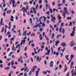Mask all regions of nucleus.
Instances as JSON below:
<instances>
[{
	"label": "nucleus",
	"instance_id": "nucleus-1",
	"mask_svg": "<svg viewBox=\"0 0 76 76\" xmlns=\"http://www.w3.org/2000/svg\"><path fill=\"white\" fill-rule=\"evenodd\" d=\"M66 13L68 15H69L70 14L69 13V12H67V10H64V11L63 12V13L62 14V16H64V18H65Z\"/></svg>",
	"mask_w": 76,
	"mask_h": 76
},
{
	"label": "nucleus",
	"instance_id": "nucleus-2",
	"mask_svg": "<svg viewBox=\"0 0 76 76\" xmlns=\"http://www.w3.org/2000/svg\"><path fill=\"white\" fill-rule=\"evenodd\" d=\"M35 8H33L32 9L34 14L37 13V12H36V10L38 9V5L37 4L36 6H35Z\"/></svg>",
	"mask_w": 76,
	"mask_h": 76
},
{
	"label": "nucleus",
	"instance_id": "nucleus-3",
	"mask_svg": "<svg viewBox=\"0 0 76 76\" xmlns=\"http://www.w3.org/2000/svg\"><path fill=\"white\" fill-rule=\"evenodd\" d=\"M50 16L52 18L51 19V22H53V23H54L55 22V20H56V17L54 16H53V15H51Z\"/></svg>",
	"mask_w": 76,
	"mask_h": 76
},
{
	"label": "nucleus",
	"instance_id": "nucleus-4",
	"mask_svg": "<svg viewBox=\"0 0 76 76\" xmlns=\"http://www.w3.org/2000/svg\"><path fill=\"white\" fill-rule=\"evenodd\" d=\"M41 60H42V58H41V57L39 58V56H38L37 57L36 61H38L39 62H40V61H41Z\"/></svg>",
	"mask_w": 76,
	"mask_h": 76
},
{
	"label": "nucleus",
	"instance_id": "nucleus-5",
	"mask_svg": "<svg viewBox=\"0 0 76 76\" xmlns=\"http://www.w3.org/2000/svg\"><path fill=\"white\" fill-rule=\"evenodd\" d=\"M50 67H52L54 66V62L53 61H51L50 63Z\"/></svg>",
	"mask_w": 76,
	"mask_h": 76
},
{
	"label": "nucleus",
	"instance_id": "nucleus-6",
	"mask_svg": "<svg viewBox=\"0 0 76 76\" xmlns=\"http://www.w3.org/2000/svg\"><path fill=\"white\" fill-rule=\"evenodd\" d=\"M37 66H33V68L31 69V71L32 72H34L35 70V69H37Z\"/></svg>",
	"mask_w": 76,
	"mask_h": 76
},
{
	"label": "nucleus",
	"instance_id": "nucleus-7",
	"mask_svg": "<svg viewBox=\"0 0 76 76\" xmlns=\"http://www.w3.org/2000/svg\"><path fill=\"white\" fill-rule=\"evenodd\" d=\"M11 1L12 3V5H13L15 4V3L16 1L14 0H10V4H12V3H11Z\"/></svg>",
	"mask_w": 76,
	"mask_h": 76
},
{
	"label": "nucleus",
	"instance_id": "nucleus-8",
	"mask_svg": "<svg viewBox=\"0 0 76 76\" xmlns=\"http://www.w3.org/2000/svg\"><path fill=\"white\" fill-rule=\"evenodd\" d=\"M25 40H22L20 43V45L22 46L23 44H25Z\"/></svg>",
	"mask_w": 76,
	"mask_h": 76
},
{
	"label": "nucleus",
	"instance_id": "nucleus-9",
	"mask_svg": "<svg viewBox=\"0 0 76 76\" xmlns=\"http://www.w3.org/2000/svg\"><path fill=\"white\" fill-rule=\"evenodd\" d=\"M74 45L75 43L73 42V41H72L70 43L69 45L70 46L71 45V47H73V45Z\"/></svg>",
	"mask_w": 76,
	"mask_h": 76
},
{
	"label": "nucleus",
	"instance_id": "nucleus-10",
	"mask_svg": "<svg viewBox=\"0 0 76 76\" xmlns=\"http://www.w3.org/2000/svg\"><path fill=\"white\" fill-rule=\"evenodd\" d=\"M50 51H51V50H50V49H49V50H48L47 53H45V55H48V56H49V54H50Z\"/></svg>",
	"mask_w": 76,
	"mask_h": 76
},
{
	"label": "nucleus",
	"instance_id": "nucleus-11",
	"mask_svg": "<svg viewBox=\"0 0 76 76\" xmlns=\"http://www.w3.org/2000/svg\"><path fill=\"white\" fill-rule=\"evenodd\" d=\"M61 46H63L64 47L65 46H66V43H61Z\"/></svg>",
	"mask_w": 76,
	"mask_h": 76
},
{
	"label": "nucleus",
	"instance_id": "nucleus-12",
	"mask_svg": "<svg viewBox=\"0 0 76 76\" xmlns=\"http://www.w3.org/2000/svg\"><path fill=\"white\" fill-rule=\"evenodd\" d=\"M62 36V35L61 34H58L56 36V38L57 39H58L59 37H61Z\"/></svg>",
	"mask_w": 76,
	"mask_h": 76
},
{
	"label": "nucleus",
	"instance_id": "nucleus-13",
	"mask_svg": "<svg viewBox=\"0 0 76 76\" xmlns=\"http://www.w3.org/2000/svg\"><path fill=\"white\" fill-rule=\"evenodd\" d=\"M4 27H5V28L4 29V32H5V34H6V33L7 31H6V29L8 28V26H6V25H5Z\"/></svg>",
	"mask_w": 76,
	"mask_h": 76
},
{
	"label": "nucleus",
	"instance_id": "nucleus-14",
	"mask_svg": "<svg viewBox=\"0 0 76 76\" xmlns=\"http://www.w3.org/2000/svg\"><path fill=\"white\" fill-rule=\"evenodd\" d=\"M69 57V55H66L65 56V58H66V60H69V58H68Z\"/></svg>",
	"mask_w": 76,
	"mask_h": 76
},
{
	"label": "nucleus",
	"instance_id": "nucleus-15",
	"mask_svg": "<svg viewBox=\"0 0 76 76\" xmlns=\"http://www.w3.org/2000/svg\"><path fill=\"white\" fill-rule=\"evenodd\" d=\"M37 53H37V51H35L34 52L32 53V55L33 56H34L35 55V54H37Z\"/></svg>",
	"mask_w": 76,
	"mask_h": 76
},
{
	"label": "nucleus",
	"instance_id": "nucleus-16",
	"mask_svg": "<svg viewBox=\"0 0 76 76\" xmlns=\"http://www.w3.org/2000/svg\"><path fill=\"white\" fill-rule=\"evenodd\" d=\"M26 32L27 31H24L23 32V35H24V37H26Z\"/></svg>",
	"mask_w": 76,
	"mask_h": 76
},
{
	"label": "nucleus",
	"instance_id": "nucleus-17",
	"mask_svg": "<svg viewBox=\"0 0 76 76\" xmlns=\"http://www.w3.org/2000/svg\"><path fill=\"white\" fill-rule=\"evenodd\" d=\"M59 42H60L59 41V40H58V41H56L55 42V43H56L55 45H56V46H57L58 44V43H59Z\"/></svg>",
	"mask_w": 76,
	"mask_h": 76
},
{
	"label": "nucleus",
	"instance_id": "nucleus-18",
	"mask_svg": "<svg viewBox=\"0 0 76 76\" xmlns=\"http://www.w3.org/2000/svg\"><path fill=\"white\" fill-rule=\"evenodd\" d=\"M23 4H24L26 6V5L28 4V2L27 1H25L23 2Z\"/></svg>",
	"mask_w": 76,
	"mask_h": 76
},
{
	"label": "nucleus",
	"instance_id": "nucleus-19",
	"mask_svg": "<svg viewBox=\"0 0 76 76\" xmlns=\"http://www.w3.org/2000/svg\"><path fill=\"white\" fill-rule=\"evenodd\" d=\"M11 13V10H8L7 11V13L9 14Z\"/></svg>",
	"mask_w": 76,
	"mask_h": 76
},
{
	"label": "nucleus",
	"instance_id": "nucleus-20",
	"mask_svg": "<svg viewBox=\"0 0 76 76\" xmlns=\"http://www.w3.org/2000/svg\"><path fill=\"white\" fill-rule=\"evenodd\" d=\"M13 54V52H11L9 53L8 55V57H10L11 56V55Z\"/></svg>",
	"mask_w": 76,
	"mask_h": 76
},
{
	"label": "nucleus",
	"instance_id": "nucleus-21",
	"mask_svg": "<svg viewBox=\"0 0 76 76\" xmlns=\"http://www.w3.org/2000/svg\"><path fill=\"white\" fill-rule=\"evenodd\" d=\"M3 18L1 19V22H0V25H1L3 23Z\"/></svg>",
	"mask_w": 76,
	"mask_h": 76
},
{
	"label": "nucleus",
	"instance_id": "nucleus-22",
	"mask_svg": "<svg viewBox=\"0 0 76 76\" xmlns=\"http://www.w3.org/2000/svg\"><path fill=\"white\" fill-rule=\"evenodd\" d=\"M42 36V35H41V34H40L39 36V38H40V40H42V37H41Z\"/></svg>",
	"mask_w": 76,
	"mask_h": 76
},
{
	"label": "nucleus",
	"instance_id": "nucleus-23",
	"mask_svg": "<svg viewBox=\"0 0 76 76\" xmlns=\"http://www.w3.org/2000/svg\"><path fill=\"white\" fill-rule=\"evenodd\" d=\"M58 18L59 20H60L61 19V18L60 16V15H58Z\"/></svg>",
	"mask_w": 76,
	"mask_h": 76
},
{
	"label": "nucleus",
	"instance_id": "nucleus-24",
	"mask_svg": "<svg viewBox=\"0 0 76 76\" xmlns=\"http://www.w3.org/2000/svg\"><path fill=\"white\" fill-rule=\"evenodd\" d=\"M4 69H5V70H9L10 69V68L9 67H5Z\"/></svg>",
	"mask_w": 76,
	"mask_h": 76
},
{
	"label": "nucleus",
	"instance_id": "nucleus-25",
	"mask_svg": "<svg viewBox=\"0 0 76 76\" xmlns=\"http://www.w3.org/2000/svg\"><path fill=\"white\" fill-rule=\"evenodd\" d=\"M66 19H68V20H70H70H71L72 19V17H67V18H66Z\"/></svg>",
	"mask_w": 76,
	"mask_h": 76
},
{
	"label": "nucleus",
	"instance_id": "nucleus-26",
	"mask_svg": "<svg viewBox=\"0 0 76 76\" xmlns=\"http://www.w3.org/2000/svg\"><path fill=\"white\" fill-rule=\"evenodd\" d=\"M31 74H32V71H30L28 73V75H29V76H30V75H31Z\"/></svg>",
	"mask_w": 76,
	"mask_h": 76
},
{
	"label": "nucleus",
	"instance_id": "nucleus-27",
	"mask_svg": "<svg viewBox=\"0 0 76 76\" xmlns=\"http://www.w3.org/2000/svg\"><path fill=\"white\" fill-rule=\"evenodd\" d=\"M38 25H35L33 27V28H37L38 27Z\"/></svg>",
	"mask_w": 76,
	"mask_h": 76
},
{
	"label": "nucleus",
	"instance_id": "nucleus-28",
	"mask_svg": "<svg viewBox=\"0 0 76 76\" xmlns=\"http://www.w3.org/2000/svg\"><path fill=\"white\" fill-rule=\"evenodd\" d=\"M70 35L71 36V37H73V36H74V35H75V34L73 33H70Z\"/></svg>",
	"mask_w": 76,
	"mask_h": 76
},
{
	"label": "nucleus",
	"instance_id": "nucleus-29",
	"mask_svg": "<svg viewBox=\"0 0 76 76\" xmlns=\"http://www.w3.org/2000/svg\"><path fill=\"white\" fill-rule=\"evenodd\" d=\"M13 29H16V26L15 25H13Z\"/></svg>",
	"mask_w": 76,
	"mask_h": 76
},
{
	"label": "nucleus",
	"instance_id": "nucleus-30",
	"mask_svg": "<svg viewBox=\"0 0 76 76\" xmlns=\"http://www.w3.org/2000/svg\"><path fill=\"white\" fill-rule=\"evenodd\" d=\"M22 57L21 56L20 57V58H18V61H20V60L22 59Z\"/></svg>",
	"mask_w": 76,
	"mask_h": 76
},
{
	"label": "nucleus",
	"instance_id": "nucleus-31",
	"mask_svg": "<svg viewBox=\"0 0 76 76\" xmlns=\"http://www.w3.org/2000/svg\"><path fill=\"white\" fill-rule=\"evenodd\" d=\"M39 72H38V71H36V76H37L38 75V73Z\"/></svg>",
	"mask_w": 76,
	"mask_h": 76
},
{
	"label": "nucleus",
	"instance_id": "nucleus-32",
	"mask_svg": "<svg viewBox=\"0 0 76 76\" xmlns=\"http://www.w3.org/2000/svg\"><path fill=\"white\" fill-rule=\"evenodd\" d=\"M11 66H13V64H14V61H13L11 63Z\"/></svg>",
	"mask_w": 76,
	"mask_h": 76
},
{
	"label": "nucleus",
	"instance_id": "nucleus-33",
	"mask_svg": "<svg viewBox=\"0 0 76 76\" xmlns=\"http://www.w3.org/2000/svg\"><path fill=\"white\" fill-rule=\"evenodd\" d=\"M49 10H50V13H51V14H52V10L51 9V8H50V7H49Z\"/></svg>",
	"mask_w": 76,
	"mask_h": 76
},
{
	"label": "nucleus",
	"instance_id": "nucleus-34",
	"mask_svg": "<svg viewBox=\"0 0 76 76\" xmlns=\"http://www.w3.org/2000/svg\"><path fill=\"white\" fill-rule=\"evenodd\" d=\"M45 25V24L44 23H42V27H44Z\"/></svg>",
	"mask_w": 76,
	"mask_h": 76
},
{
	"label": "nucleus",
	"instance_id": "nucleus-35",
	"mask_svg": "<svg viewBox=\"0 0 76 76\" xmlns=\"http://www.w3.org/2000/svg\"><path fill=\"white\" fill-rule=\"evenodd\" d=\"M47 72L46 71H44L43 72V74H45V75H47Z\"/></svg>",
	"mask_w": 76,
	"mask_h": 76
},
{
	"label": "nucleus",
	"instance_id": "nucleus-36",
	"mask_svg": "<svg viewBox=\"0 0 76 76\" xmlns=\"http://www.w3.org/2000/svg\"><path fill=\"white\" fill-rule=\"evenodd\" d=\"M54 34L53 33L52 34V39H53L54 38Z\"/></svg>",
	"mask_w": 76,
	"mask_h": 76
},
{
	"label": "nucleus",
	"instance_id": "nucleus-37",
	"mask_svg": "<svg viewBox=\"0 0 76 76\" xmlns=\"http://www.w3.org/2000/svg\"><path fill=\"white\" fill-rule=\"evenodd\" d=\"M73 55H71V59H72V58H73L74 57Z\"/></svg>",
	"mask_w": 76,
	"mask_h": 76
},
{
	"label": "nucleus",
	"instance_id": "nucleus-38",
	"mask_svg": "<svg viewBox=\"0 0 76 76\" xmlns=\"http://www.w3.org/2000/svg\"><path fill=\"white\" fill-rule=\"evenodd\" d=\"M37 26H39V28L41 27V24L39 23L38 24Z\"/></svg>",
	"mask_w": 76,
	"mask_h": 76
},
{
	"label": "nucleus",
	"instance_id": "nucleus-39",
	"mask_svg": "<svg viewBox=\"0 0 76 76\" xmlns=\"http://www.w3.org/2000/svg\"><path fill=\"white\" fill-rule=\"evenodd\" d=\"M59 67L60 69H61V68H62V66H61V65H59Z\"/></svg>",
	"mask_w": 76,
	"mask_h": 76
},
{
	"label": "nucleus",
	"instance_id": "nucleus-40",
	"mask_svg": "<svg viewBox=\"0 0 76 76\" xmlns=\"http://www.w3.org/2000/svg\"><path fill=\"white\" fill-rule=\"evenodd\" d=\"M50 33L49 34V36H50V35H51V29L50 30Z\"/></svg>",
	"mask_w": 76,
	"mask_h": 76
},
{
	"label": "nucleus",
	"instance_id": "nucleus-41",
	"mask_svg": "<svg viewBox=\"0 0 76 76\" xmlns=\"http://www.w3.org/2000/svg\"><path fill=\"white\" fill-rule=\"evenodd\" d=\"M72 22H70V23H69V26H72Z\"/></svg>",
	"mask_w": 76,
	"mask_h": 76
},
{
	"label": "nucleus",
	"instance_id": "nucleus-42",
	"mask_svg": "<svg viewBox=\"0 0 76 76\" xmlns=\"http://www.w3.org/2000/svg\"><path fill=\"white\" fill-rule=\"evenodd\" d=\"M16 5H17V4H15H15H14V5H12V6H13V7H16Z\"/></svg>",
	"mask_w": 76,
	"mask_h": 76
},
{
	"label": "nucleus",
	"instance_id": "nucleus-43",
	"mask_svg": "<svg viewBox=\"0 0 76 76\" xmlns=\"http://www.w3.org/2000/svg\"><path fill=\"white\" fill-rule=\"evenodd\" d=\"M29 20H30V21L31 23H32V20L31 18H30L29 19Z\"/></svg>",
	"mask_w": 76,
	"mask_h": 76
},
{
	"label": "nucleus",
	"instance_id": "nucleus-44",
	"mask_svg": "<svg viewBox=\"0 0 76 76\" xmlns=\"http://www.w3.org/2000/svg\"><path fill=\"white\" fill-rule=\"evenodd\" d=\"M63 25H64V23H61V26H63Z\"/></svg>",
	"mask_w": 76,
	"mask_h": 76
},
{
	"label": "nucleus",
	"instance_id": "nucleus-45",
	"mask_svg": "<svg viewBox=\"0 0 76 76\" xmlns=\"http://www.w3.org/2000/svg\"><path fill=\"white\" fill-rule=\"evenodd\" d=\"M39 4H41V3H42V0H39Z\"/></svg>",
	"mask_w": 76,
	"mask_h": 76
},
{
	"label": "nucleus",
	"instance_id": "nucleus-46",
	"mask_svg": "<svg viewBox=\"0 0 76 76\" xmlns=\"http://www.w3.org/2000/svg\"><path fill=\"white\" fill-rule=\"evenodd\" d=\"M64 28H62V32L63 34H64Z\"/></svg>",
	"mask_w": 76,
	"mask_h": 76
},
{
	"label": "nucleus",
	"instance_id": "nucleus-47",
	"mask_svg": "<svg viewBox=\"0 0 76 76\" xmlns=\"http://www.w3.org/2000/svg\"><path fill=\"white\" fill-rule=\"evenodd\" d=\"M55 2L53 1L52 2V5L53 6H55Z\"/></svg>",
	"mask_w": 76,
	"mask_h": 76
},
{
	"label": "nucleus",
	"instance_id": "nucleus-48",
	"mask_svg": "<svg viewBox=\"0 0 76 76\" xmlns=\"http://www.w3.org/2000/svg\"><path fill=\"white\" fill-rule=\"evenodd\" d=\"M31 46L33 47H34V46H35V45H34V44L33 43H32L31 44Z\"/></svg>",
	"mask_w": 76,
	"mask_h": 76
},
{
	"label": "nucleus",
	"instance_id": "nucleus-49",
	"mask_svg": "<svg viewBox=\"0 0 76 76\" xmlns=\"http://www.w3.org/2000/svg\"><path fill=\"white\" fill-rule=\"evenodd\" d=\"M67 67H66V68L65 69L64 72H65L67 71Z\"/></svg>",
	"mask_w": 76,
	"mask_h": 76
},
{
	"label": "nucleus",
	"instance_id": "nucleus-50",
	"mask_svg": "<svg viewBox=\"0 0 76 76\" xmlns=\"http://www.w3.org/2000/svg\"><path fill=\"white\" fill-rule=\"evenodd\" d=\"M12 58H15V55H12Z\"/></svg>",
	"mask_w": 76,
	"mask_h": 76
},
{
	"label": "nucleus",
	"instance_id": "nucleus-51",
	"mask_svg": "<svg viewBox=\"0 0 76 76\" xmlns=\"http://www.w3.org/2000/svg\"><path fill=\"white\" fill-rule=\"evenodd\" d=\"M42 5L41 4L39 6V8L40 9H42Z\"/></svg>",
	"mask_w": 76,
	"mask_h": 76
},
{
	"label": "nucleus",
	"instance_id": "nucleus-52",
	"mask_svg": "<svg viewBox=\"0 0 76 76\" xmlns=\"http://www.w3.org/2000/svg\"><path fill=\"white\" fill-rule=\"evenodd\" d=\"M59 54V53L58 52H57L56 53V56H58V55Z\"/></svg>",
	"mask_w": 76,
	"mask_h": 76
},
{
	"label": "nucleus",
	"instance_id": "nucleus-53",
	"mask_svg": "<svg viewBox=\"0 0 76 76\" xmlns=\"http://www.w3.org/2000/svg\"><path fill=\"white\" fill-rule=\"evenodd\" d=\"M46 14H47V15H49V14H50V12L48 11V12H47L46 13Z\"/></svg>",
	"mask_w": 76,
	"mask_h": 76
},
{
	"label": "nucleus",
	"instance_id": "nucleus-54",
	"mask_svg": "<svg viewBox=\"0 0 76 76\" xmlns=\"http://www.w3.org/2000/svg\"><path fill=\"white\" fill-rule=\"evenodd\" d=\"M39 31H40V32H41L42 31V28H40L39 29Z\"/></svg>",
	"mask_w": 76,
	"mask_h": 76
},
{
	"label": "nucleus",
	"instance_id": "nucleus-55",
	"mask_svg": "<svg viewBox=\"0 0 76 76\" xmlns=\"http://www.w3.org/2000/svg\"><path fill=\"white\" fill-rule=\"evenodd\" d=\"M29 7H28V5L26 7V10H28V8Z\"/></svg>",
	"mask_w": 76,
	"mask_h": 76
},
{
	"label": "nucleus",
	"instance_id": "nucleus-56",
	"mask_svg": "<svg viewBox=\"0 0 76 76\" xmlns=\"http://www.w3.org/2000/svg\"><path fill=\"white\" fill-rule=\"evenodd\" d=\"M31 32H29V33L27 34V36H29V34H31Z\"/></svg>",
	"mask_w": 76,
	"mask_h": 76
},
{
	"label": "nucleus",
	"instance_id": "nucleus-57",
	"mask_svg": "<svg viewBox=\"0 0 76 76\" xmlns=\"http://www.w3.org/2000/svg\"><path fill=\"white\" fill-rule=\"evenodd\" d=\"M47 19V18L45 17V18H44V22H45V20H46V19Z\"/></svg>",
	"mask_w": 76,
	"mask_h": 76
},
{
	"label": "nucleus",
	"instance_id": "nucleus-58",
	"mask_svg": "<svg viewBox=\"0 0 76 76\" xmlns=\"http://www.w3.org/2000/svg\"><path fill=\"white\" fill-rule=\"evenodd\" d=\"M45 50H46L47 51H48V47H46L45 48Z\"/></svg>",
	"mask_w": 76,
	"mask_h": 76
},
{
	"label": "nucleus",
	"instance_id": "nucleus-59",
	"mask_svg": "<svg viewBox=\"0 0 76 76\" xmlns=\"http://www.w3.org/2000/svg\"><path fill=\"white\" fill-rule=\"evenodd\" d=\"M10 51V48H8L7 49V52H9V51Z\"/></svg>",
	"mask_w": 76,
	"mask_h": 76
},
{
	"label": "nucleus",
	"instance_id": "nucleus-60",
	"mask_svg": "<svg viewBox=\"0 0 76 76\" xmlns=\"http://www.w3.org/2000/svg\"><path fill=\"white\" fill-rule=\"evenodd\" d=\"M58 7H60V6H61V4H58Z\"/></svg>",
	"mask_w": 76,
	"mask_h": 76
},
{
	"label": "nucleus",
	"instance_id": "nucleus-61",
	"mask_svg": "<svg viewBox=\"0 0 76 76\" xmlns=\"http://www.w3.org/2000/svg\"><path fill=\"white\" fill-rule=\"evenodd\" d=\"M60 54L61 56V57H62V56H63V53H60Z\"/></svg>",
	"mask_w": 76,
	"mask_h": 76
},
{
	"label": "nucleus",
	"instance_id": "nucleus-62",
	"mask_svg": "<svg viewBox=\"0 0 76 76\" xmlns=\"http://www.w3.org/2000/svg\"><path fill=\"white\" fill-rule=\"evenodd\" d=\"M9 35L10 34V32H7V34H6V35Z\"/></svg>",
	"mask_w": 76,
	"mask_h": 76
},
{
	"label": "nucleus",
	"instance_id": "nucleus-63",
	"mask_svg": "<svg viewBox=\"0 0 76 76\" xmlns=\"http://www.w3.org/2000/svg\"><path fill=\"white\" fill-rule=\"evenodd\" d=\"M74 72H75V73H74V74L75 76H76V71H75Z\"/></svg>",
	"mask_w": 76,
	"mask_h": 76
},
{
	"label": "nucleus",
	"instance_id": "nucleus-64",
	"mask_svg": "<svg viewBox=\"0 0 76 76\" xmlns=\"http://www.w3.org/2000/svg\"><path fill=\"white\" fill-rule=\"evenodd\" d=\"M66 76H69V72H67V73L66 75Z\"/></svg>",
	"mask_w": 76,
	"mask_h": 76
}]
</instances>
